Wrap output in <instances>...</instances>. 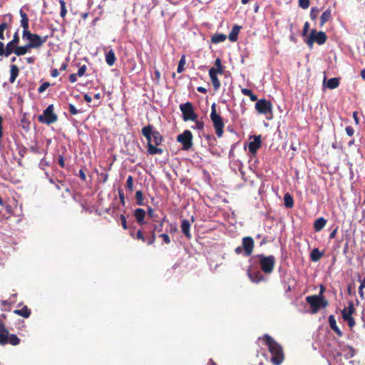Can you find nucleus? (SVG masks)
I'll return each mask as SVG.
<instances>
[{
  "mask_svg": "<svg viewBox=\"0 0 365 365\" xmlns=\"http://www.w3.org/2000/svg\"><path fill=\"white\" fill-rule=\"evenodd\" d=\"M185 64V56H182L178 63V66L177 68L178 73H181L184 70V66Z\"/></svg>",
  "mask_w": 365,
  "mask_h": 365,
  "instance_id": "obj_42",
  "label": "nucleus"
},
{
  "mask_svg": "<svg viewBox=\"0 0 365 365\" xmlns=\"http://www.w3.org/2000/svg\"><path fill=\"white\" fill-rule=\"evenodd\" d=\"M134 215L136 218V220L139 224H143L144 223V218L145 216V212L144 210L141 208H138L135 210Z\"/></svg>",
  "mask_w": 365,
  "mask_h": 365,
  "instance_id": "obj_22",
  "label": "nucleus"
},
{
  "mask_svg": "<svg viewBox=\"0 0 365 365\" xmlns=\"http://www.w3.org/2000/svg\"><path fill=\"white\" fill-rule=\"evenodd\" d=\"M326 40L327 36L325 33L322 31L317 32L315 30H312L309 37L306 40V43L309 46V48H312L314 42L322 45L325 43Z\"/></svg>",
  "mask_w": 365,
  "mask_h": 365,
  "instance_id": "obj_7",
  "label": "nucleus"
},
{
  "mask_svg": "<svg viewBox=\"0 0 365 365\" xmlns=\"http://www.w3.org/2000/svg\"><path fill=\"white\" fill-rule=\"evenodd\" d=\"M306 301L311 306L313 314L318 312L321 307H326L328 305V302L321 294L308 296Z\"/></svg>",
  "mask_w": 365,
  "mask_h": 365,
  "instance_id": "obj_3",
  "label": "nucleus"
},
{
  "mask_svg": "<svg viewBox=\"0 0 365 365\" xmlns=\"http://www.w3.org/2000/svg\"><path fill=\"white\" fill-rule=\"evenodd\" d=\"M227 36L225 34H215L212 37V42L213 43H219L221 42H223L226 40Z\"/></svg>",
  "mask_w": 365,
  "mask_h": 365,
  "instance_id": "obj_34",
  "label": "nucleus"
},
{
  "mask_svg": "<svg viewBox=\"0 0 365 365\" xmlns=\"http://www.w3.org/2000/svg\"><path fill=\"white\" fill-rule=\"evenodd\" d=\"M142 134L148 140V152L149 154L155 155V154L163 153V151L161 148H158L156 147L157 145H153V141L150 139V135H149V128H143Z\"/></svg>",
  "mask_w": 365,
  "mask_h": 365,
  "instance_id": "obj_12",
  "label": "nucleus"
},
{
  "mask_svg": "<svg viewBox=\"0 0 365 365\" xmlns=\"http://www.w3.org/2000/svg\"><path fill=\"white\" fill-rule=\"evenodd\" d=\"M23 38L28 40V47L38 48L43 45L47 39V37H41L40 36L30 33V31H23Z\"/></svg>",
  "mask_w": 365,
  "mask_h": 365,
  "instance_id": "obj_5",
  "label": "nucleus"
},
{
  "mask_svg": "<svg viewBox=\"0 0 365 365\" xmlns=\"http://www.w3.org/2000/svg\"><path fill=\"white\" fill-rule=\"evenodd\" d=\"M79 176L83 180H86V175L82 170H80V171H79Z\"/></svg>",
  "mask_w": 365,
  "mask_h": 365,
  "instance_id": "obj_60",
  "label": "nucleus"
},
{
  "mask_svg": "<svg viewBox=\"0 0 365 365\" xmlns=\"http://www.w3.org/2000/svg\"><path fill=\"white\" fill-rule=\"evenodd\" d=\"M339 80L337 78H331L328 80L326 86L329 89H334L339 86Z\"/></svg>",
  "mask_w": 365,
  "mask_h": 365,
  "instance_id": "obj_29",
  "label": "nucleus"
},
{
  "mask_svg": "<svg viewBox=\"0 0 365 365\" xmlns=\"http://www.w3.org/2000/svg\"><path fill=\"white\" fill-rule=\"evenodd\" d=\"M309 29V22H305L304 27H303L302 36H307L308 34Z\"/></svg>",
  "mask_w": 365,
  "mask_h": 365,
  "instance_id": "obj_49",
  "label": "nucleus"
},
{
  "mask_svg": "<svg viewBox=\"0 0 365 365\" xmlns=\"http://www.w3.org/2000/svg\"><path fill=\"white\" fill-rule=\"evenodd\" d=\"M364 288H365V277L361 281V284H360V289H363Z\"/></svg>",
  "mask_w": 365,
  "mask_h": 365,
  "instance_id": "obj_64",
  "label": "nucleus"
},
{
  "mask_svg": "<svg viewBox=\"0 0 365 365\" xmlns=\"http://www.w3.org/2000/svg\"><path fill=\"white\" fill-rule=\"evenodd\" d=\"M180 111L182 113V118L185 121H195L197 119V115L194 112L192 105L190 102L182 103L180 106Z\"/></svg>",
  "mask_w": 365,
  "mask_h": 365,
  "instance_id": "obj_8",
  "label": "nucleus"
},
{
  "mask_svg": "<svg viewBox=\"0 0 365 365\" xmlns=\"http://www.w3.org/2000/svg\"><path fill=\"white\" fill-rule=\"evenodd\" d=\"M86 71V65H83L82 66H81L79 68H78V73H77V75L78 76H83L84 74H85V72Z\"/></svg>",
  "mask_w": 365,
  "mask_h": 365,
  "instance_id": "obj_48",
  "label": "nucleus"
},
{
  "mask_svg": "<svg viewBox=\"0 0 365 365\" xmlns=\"http://www.w3.org/2000/svg\"><path fill=\"white\" fill-rule=\"evenodd\" d=\"M353 118L354 119V121L356 123V124H359V118L357 117V112H354L353 113Z\"/></svg>",
  "mask_w": 365,
  "mask_h": 365,
  "instance_id": "obj_61",
  "label": "nucleus"
},
{
  "mask_svg": "<svg viewBox=\"0 0 365 365\" xmlns=\"http://www.w3.org/2000/svg\"><path fill=\"white\" fill-rule=\"evenodd\" d=\"M217 73L215 68H211L209 71V76L215 91L218 90L220 87V82L217 76Z\"/></svg>",
  "mask_w": 365,
  "mask_h": 365,
  "instance_id": "obj_17",
  "label": "nucleus"
},
{
  "mask_svg": "<svg viewBox=\"0 0 365 365\" xmlns=\"http://www.w3.org/2000/svg\"><path fill=\"white\" fill-rule=\"evenodd\" d=\"M215 68L217 70V73H220L222 74V72H223V68H222V63H221V60L217 58L216 60H215Z\"/></svg>",
  "mask_w": 365,
  "mask_h": 365,
  "instance_id": "obj_40",
  "label": "nucleus"
},
{
  "mask_svg": "<svg viewBox=\"0 0 365 365\" xmlns=\"http://www.w3.org/2000/svg\"><path fill=\"white\" fill-rule=\"evenodd\" d=\"M126 184H127V187L130 190H133V179L132 176L130 175V176L128 177L127 181H126Z\"/></svg>",
  "mask_w": 365,
  "mask_h": 365,
  "instance_id": "obj_45",
  "label": "nucleus"
},
{
  "mask_svg": "<svg viewBox=\"0 0 365 365\" xmlns=\"http://www.w3.org/2000/svg\"><path fill=\"white\" fill-rule=\"evenodd\" d=\"M58 75H59V72L56 68L52 70V71H51L52 77H57Z\"/></svg>",
  "mask_w": 365,
  "mask_h": 365,
  "instance_id": "obj_59",
  "label": "nucleus"
},
{
  "mask_svg": "<svg viewBox=\"0 0 365 365\" xmlns=\"http://www.w3.org/2000/svg\"><path fill=\"white\" fill-rule=\"evenodd\" d=\"M38 120L41 123L50 125L58 120L56 114L53 113V106L49 105L43 112L41 115H39Z\"/></svg>",
  "mask_w": 365,
  "mask_h": 365,
  "instance_id": "obj_6",
  "label": "nucleus"
},
{
  "mask_svg": "<svg viewBox=\"0 0 365 365\" xmlns=\"http://www.w3.org/2000/svg\"><path fill=\"white\" fill-rule=\"evenodd\" d=\"M58 1H59V4L61 5L60 16L62 18H65V16H66V14H67V9H66V2L63 0H59Z\"/></svg>",
  "mask_w": 365,
  "mask_h": 365,
  "instance_id": "obj_38",
  "label": "nucleus"
},
{
  "mask_svg": "<svg viewBox=\"0 0 365 365\" xmlns=\"http://www.w3.org/2000/svg\"><path fill=\"white\" fill-rule=\"evenodd\" d=\"M190 223L189 222V221L187 220H183L181 224V230L183 234L186 235L188 238L191 237V235L190 233Z\"/></svg>",
  "mask_w": 365,
  "mask_h": 365,
  "instance_id": "obj_24",
  "label": "nucleus"
},
{
  "mask_svg": "<svg viewBox=\"0 0 365 365\" xmlns=\"http://www.w3.org/2000/svg\"><path fill=\"white\" fill-rule=\"evenodd\" d=\"M5 55V47L3 42L0 41V56Z\"/></svg>",
  "mask_w": 365,
  "mask_h": 365,
  "instance_id": "obj_56",
  "label": "nucleus"
},
{
  "mask_svg": "<svg viewBox=\"0 0 365 365\" xmlns=\"http://www.w3.org/2000/svg\"><path fill=\"white\" fill-rule=\"evenodd\" d=\"M177 140L182 145L183 150H188L192 145V133L186 130L182 133L177 137Z\"/></svg>",
  "mask_w": 365,
  "mask_h": 365,
  "instance_id": "obj_10",
  "label": "nucleus"
},
{
  "mask_svg": "<svg viewBox=\"0 0 365 365\" xmlns=\"http://www.w3.org/2000/svg\"><path fill=\"white\" fill-rule=\"evenodd\" d=\"M29 48H31L28 47V44H26L24 46H16V48H15V54L19 56L24 55L28 52Z\"/></svg>",
  "mask_w": 365,
  "mask_h": 365,
  "instance_id": "obj_33",
  "label": "nucleus"
},
{
  "mask_svg": "<svg viewBox=\"0 0 365 365\" xmlns=\"http://www.w3.org/2000/svg\"><path fill=\"white\" fill-rule=\"evenodd\" d=\"M319 13V9L317 7H312L310 11V18L312 21H315Z\"/></svg>",
  "mask_w": 365,
  "mask_h": 365,
  "instance_id": "obj_39",
  "label": "nucleus"
},
{
  "mask_svg": "<svg viewBox=\"0 0 365 365\" xmlns=\"http://www.w3.org/2000/svg\"><path fill=\"white\" fill-rule=\"evenodd\" d=\"M323 254L319 251L318 248H314L312 250L310 257L311 259L313 262H317L320 259V258L322 257Z\"/></svg>",
  "mask_w": 365,
  "mask_h": 365,
  "instance_id": "obj_28",
  "label": "nucleus"
},
{
  "mask_svg": "<svg viewBox=\"0 0 365 365\" xmlns=\"http://www.w3.org/2000/svg\"><path fill=\"white\" fill-rule=\"evenodd\" d=\"M259 259V262L262 270L267 274H270L274 269L275 264V258L272 255L264 256L263 255H257L255 256Z\"/></svg>",
  "mask_w": 365,
  "mask_h": 365,
  "instance_id": "obj_4",
  "label": "nucleus"
},
{
  "mask_svg": "<svg viewBox=\"0 0 365 365\" xmlns=\"http://www.w3.org/2000/svg\"><path fill=\"white\" fill-rule=\"evenodd\" d=\"M343 351L344 352L345 357L347 359L351 358L355 355L356 351L355 349L350 346H346L343 348Z\"/></svg>",
  "mask_w": 365,
  "mask_h": 365,
  "instance_id": "obj_30",
  "label": "nucleus"
},
{
  "mask_svg": "<svg viewBox=\"0 0 365 365\" xmlns=\"http://www.w3.org/2000/svg\"><path fill=\"white\" fill-rule=\"evenodd\" d=\"M261 143H262V142H261V138H260L259 135L254 136L253 140H251L249 143V145H248L249 150L253 155H255L256 154L257 150L260 148Z\"/></svg>",
  "mask_w": 365,
  "mask_h": 365,
  "instance_id": "obj_16",
  "label": "nucleus"
},
{
  "mask_svg": "<svg viewBox=\"0 0 365 365\" xmlns=\"http://www.w3.org/2000/svg\"><path fill=\"white\" fill-rule=\"evenodd\" d=\"M144 128H149V135L153 145H159L163 140V138L159 132L153 131L151 125L145 126Z\"/></svg>",
  "mask_w": 365,
  "mask_h": 365,
  "instance_id": "obj_15",
  "label": "nucleus"
},
{
  "mask_svg": "<svg viewBox=\"0 0 365 365\" xmlns=\"http://www.w3.org/2000/svg\"><path fill=\"white\" fill-rule=\"evenodd\" d=\"M255 108L259 113L270 115L271 117H267V119L272 118V105L270 101L265 99H259L255 103Z\"/></svg>",
  "mask_w": 365,
  "mask_h": 365,
  "instance_id": "obj_9",
  "label": "nucleus"
},
{
  "mask_svg": "<svg viewBox=\"0 0 365 365\" xmlns=\"http://www.w3.org/2000/svg\"><path fill=\"white\" fill-rule=\"evenodd\" d=\"M247 275L250 280L254 283H259L264 280V278L260 271L254 270L252 268L248 269Z\"/></svg>",
  "mask_w": 365,
  "mask_h": 365,
  "instance_id": "obj_14",
  "label": "nucleus"
},
{
  "mask_svg": "<svg viewBox=\"0 0 365 365\" xmlns=\"http://www.w3.org/2000/svg\"><path fill=\"white\" fill-rule=\"evenodd\" d=\"M242 93L247 96H249L250 98V100L252 101H257V97L256 95H255L252 91L250 89L248 88H242Z\"/></svg>",
  "mask_w": 365,
  "mask_h": 365,
  "instance_id": "obj_36",
  "label": "nucleus"
},
{
  "mask_svg": "<svg viewBox=\"0 0 365 365\" xmlns=\"http://www.w3.org/2000/svg\"><path fill=\"white\" fill-rule=\"evenodd\" d=\"M210 119L212 122L217 136L218 138L222 137L225 123L221 115L217 113L215 103H212L211 106Z\"/></svg>",
  "mask_w": 365,
  "mask_h": 365,
  "instance_id": "obj_2",
  "label": "nucleus"
},
{
  "mask_svg": "<svg viewBox=\"0 0 365 365\" xmlns=\"http://www.w3.org/2000/svg\"><path fill=\"white\" fill-rule=\"evenodd\" d=\"M6 28H7V24L6 23H2L0 25V39L1 40H4V30Z\"/></svg>",
  "mask_w": 365,
  "mask_h": 365,
  "instance_id": "obj_46",
  "label": "nucleus"
},
{
  "mask_svg": "<svg viewBox=\"0 0 365 365\" xmlns=\"http://www.w3.org/2000/svg\"><path fill=\"white\" fill-rule=\"evenodd\" d=\"M327 221L324 217H319L314 222V227L317 232L322 230L326 225Z\"/></svg>",
  "mask_w": 365,
  "mask_h": 365,
  "instance_id": "obj_26",
  "label": "nucleus"
},
{
  "mask_svg": "<svg viewBox=\"0 0 365 365\" xmlns=\"http://www.w3.org/2000/svg\"><path fill=\"white\" fill-rule=\"evenodd\" d=\"M58 164L60 165V166L61 168H64L65 163H64V159H63V156H60V158L58 159Z\"/></svg>",
  "mask_w": 365,
  "mask_h": 365,
  "instance_id": "obj_58",
  "label": "nucleus"
},
{
  "mask_svg": "<svg viewBox=\"0 0 365 365\" xmlns=\"http://www.w3.org/2000/svg\"><path fill=\"white\" fill-rule=\"evenodd\" d=\"M346 133L349 136H352L354 133V130L352 127L347 126L346 128Z\"/></svg>",
  "mask_w": 365,
  "mask_h": 365,
  "instance_id": "obj_52",
  "label": "nucleus"
},
{
  "mask_svg": "<svg viewBox=\"0 0 365 365\" xmlns=\"http://www.w3.org/2000/svg\"><path fill=\"white\" fill-rule=\"evenodd\" d=\"M8 342L15 346L19 344L20 339L15 334H11L8 336Z\"/></svg>",
  "mask_w": 365,
  "mask_h": 365,
  "instance_id": "obj_37",
  "label": "nucleus"
},
{
  "mask_svg": "<svg viewBox=\"0 0 365 365\" xmlns=\"http://www.w3.org/2000/svg\"><path fill=\"white\" fill-rule=\"evenodd\" d=\"M9 331L2 324H0V344H6L8 343Z\"/></svg>",
  "mask_w": 365,
  "mask_h": 365,
  "instance_id": "obj_18",
  "label": "nucleus"
},
{
  "mask_svg": "<svg viewBox=\"0 0 365 365\" xmlns=\"http://www.w3.org/2000/svg\"><path fill=\"white\" fill-rule=\"evenodd\" d=\"M19 67L16 65H11L10 66V78H9V82L13 83L18 75H19Z\"/></svg>",
  "mask_w": 365,
  "mask_h": 365,
  "instance_id": "obj_21",
  "label": "nucleus"
},
{
  "mask_svg": "<svg viewBox=\"0 0 365 365\" xmlns=\"http://www.w3.org/2000/svg\"><path fill=\"white\" fill-rule=\"evenodd\" d=\"M195 124L194 126H192L193 128L195 129H197V130H202L203 128H204V123L202 121H198V120H195Z\"/></svg>",
  "mask_w": 365,
  "mask_h": 365,
  "instance_id": "obj_47",
  "label": "nucleus"
},
{
  "mask_svg": "<svg viewBox=\"0 0 365 365\" xmlns=\"http://www.w3.org/2000/svg\"><path fill=\"white\" fill-rule=\"evenodd\" d=\"M50 86V83L48 82L43 83L38 88V91L39 93L44 92Z\"/></svg>",
  "mask_w": 365,
  "mask_h": 365,
  "instance_id": "obj_44",
  "label": "nucleus"
},
{
  "mask_svg": "<svg viewBox=\"0 0 365 365\" xmlns=\"http://www.w3.org/2000/svg\"><path fill=\"white\" fill-rule=\"evenodd\" d=\"M354 312V307L353 303L350 302L347 307H345L341 311L342 317L344 321L348 323L350 328H353L355 325V321L352 317V314Z\"/></svg>",
  "mask_w": 365,
  "mask_h": 365,
  "instance_id": "obj_11",
  "label": "nucleus"
},
{
  "mask_svg": "<svg viewBox=\"0 0 365 365\" xmlns=\"http://www.w3.org/2000/svg\"><path fill=\"white\" fill-rule=\"evenodd\" d=\"M20 16L21 17V25L24 29L23 31H29V18L26 13H24L21 9L20 10Z\"/></svg>",
  "mask_w": 365,
  "mask_h": 365,
  "instance_id": "obj_20",
  "label": "nucleus"
},
{
  "mask_svg": "<svg viewBox=\"0 0 365 365\" xmlns=\"http://www.w3.org/2000/svg\"><path fill=\"white\" fill-rule=\"evenodd\" d=\"M243 255L248 257L252 255L254 248V240L251 237H245L242 239Z\"/></svg>",
  "mask_w": 365,
  "mask_h": 365,
  "instance_id": "obj_13",
  "label": "nucleus"
},
{
  "mask_svg": "<svg viewBox=\"0 0 365 365\" xmlns=\"http://www.w3.org/2000/svg\"><path fill=\"white\" fill-rule=\"evenodd\" d=\"M240 26L237 25L233 26L231 32L229 34V39L231 41H235L237 40V36L240 32Z\"/></svg>",
  "mask_w": 365,
  "mask_h": 365,
  "instance_id": "obj_27",
  "label": "nucleus"
},
{
  "mask_svg": "<svg viewBox=\"0 0 365 365\" xmlns=\"http://www.w3.org/2000/svg\"><path fill=\"white\" fill-rule=\"evenodd\" d=\"M120 219L121 221L122 227H123V229L126 230L128 228V227H127V222H126L125 217L123 215H121L120 216Z\"/></svg>",
  "mask_w": 365,
  "mask_h": 365,
  "instance_id": "obj_50",
  "label": "nucleus"
},
{
  "mask_svg": "<svg viewBox=\"0 0 365 365\" xmlns=\"http://www.w3.org/2000/svg\"><path fill=\"white\" fill-rule=\"evenodd\" d=\"M135 198L137 200L138 205H143V192L140 190H138L136 192Z\"/></svg>",
  "mask_w": 365,
  "mask_h": 365,
  "instance_id": "obj_41",
  "label": "nucleus"
},
{
  "mask_svg": "<svg viewBox=\"0 0 365 365\" xmlns=\"http://www.w3.org/2000/svg\"><path fill=\"white\" fill-rule=\"evenodd\" d=\"M331 17V10L330 9H327L325 10L320 18V26H322L325 23L330 20Z\"/></svg>",
  "mask_w": 365,
  "mask_h": 365,
  "instance_id": "obj_23",
  "label": "nucleus"
},
{
  "mask_svg": "<svg viewBox=\"0 0 365 365\" xmlns=\"http://www.w3.org/2000/svg\"><path fill=\"white\" fill-rule=\"evenodd\" d=\"M137 237H138V239H140V240H144V237H143V234H142L141 231H140V230H139V231L137 232Z\"/></svg>",
  "mask_w": 365,
  "mask_h": 365,
  "instance_id": "obj_63",
  "label": "nucleus"
},
{
  "mask_svg": "<svg viewBox=\"0 0 365 365\" xmlns=\"http://www.w3.org/2000/svg\"><path fill=\"white\" fill-rule=\"evenodd\" d=\"M284 202L286 207L292 208L294 205V200L289 193H286L284 195Z\"/></svg>",
  "mask_w": 365,
  "mask_h": 365,
  "instance_id": "obj_32",
  "label": "nucleus"
},
{
  "mask_svg": "<svg viewBox=\"0 0 365 365\" xmlns=\"http://www.w3.org/2000/svg\"><path fill=\"white\" fill-rule=\"evenodd\" d=\"M309 0H299V6L304 9L309 8Z\"/></svg>",
  "mask_w": 365,
  "mask_h": 365,
  "instance_id": "obj_43",
  "label": "nucleus"
},
{
  "mask_svg": "<svg viewBox=\"0 0 365 365\" xmlns=\"http://www.w3.org/2000/svg\"><path fill=\"white\" fill-rule=\"evenodd\" d=\"M160 237H162L164 240V242L166 243V244H169L170 242V237L169 236L167 235V234H161L160 235Z\"/></svg>",
  "mask_w": 365,
  "mask_h": 365,
  "instance_id": "obj_54",
  "label": "nucleus"
},
{
  "mask_svg": "<svg viewBox=\"0 0 365 365\" xmlns=\"http://www.w3.org/2000/svg\"><path fill=\"white\" fill-rule=\"evenodd\" d=\"M16 48V45L13 43L12 42L9 41L6 47H5V56H9L12 53H15V48Z\"/></svg>",
  "mask_w": 365,
  "mask_h": 365,
  "instance_id": "obj_31",
  "label": "nucleus"
},
{
  "mask_svg": "<svg viewBox=\"0 0 365 365\" xmlns=\"http://www.w3.org/2000/svg\"><path fill=\"white\" fill-rule=\"evenodd\" d=\"M14 313L17 314L19 316L24 317L25 318L29 317L30 315V311L26 307H24V308H22L21 309L15 310Z\"/></svg>",
  "mask_w": 365,
  "mask_h": 365,
  "instance_id": "obj_35",
  "label": "nucleus"
},
{
  "mask_svg": "<svg viewBox=\"0 0 365 365\" xmlns=\"http://www.w3.org/2000/svg\"><path fill=\"white\" fill-rule=\"evenodd\" d=\"M329 323L330 327L336 333V334L339 336H341L342 332L337 327L336 321L333 315H330L329 317Z\"/></svg>",
  "mask_w": 365,
  "mask_h": 365,
  "instance_id": "obj_19",
  "label": "nucleus"
},
{
  "mask_svg": "<svg viewBox=\"0 0 365 365\" xmlns=\"http://www.w3.org/2000/svg\"><path fill=\"white\" fill-rule=\"evenodd\" d=\"M69 81L71 83H75L77 81V74L72 73L69 76Z\"/></svg>",
  "mask_w": 365,
  "mask_h": 365,
  "instance_id": "obj_55",
  "label": "nucleus"
},
{
  "mask_svg": "<svg viewBox=\"0 0 365 365\" xmlns=\"http://www.w3.org/2000/svg\"><path fill=\"white\" fill-rule=\"evenodd\" d=\"M69 112L72 114V115H76L78 113V110L76 108V107L72 105V104H70L69 106Z\"/></svg>",
  "mask_w": 365,
  "mask_h": 365,
  "instance_id": "obj_53",
  "label": "nucleus"
},
{
  "mask_svg": "<svg viewBox=\"0 0 365 365\" xmlns=\"http://www.w3.org/2000/svg\"><path fill=\"white\" fill-rule=\"evenodd\" d=\"M262 340L272 355L271 361L274 365H280L284 359L282 347L268 335L264 336Z\"/></svg>",
  "mask_w": 365,
  "mask_h": 365,
  "instance_id": "obj_1",
  "label": "nucleus"
},
{
  "mask_svg": "<svg viewBox=\"0 0 365 365\" xmlns=\"http://www.w3.org/2000/svg\"><path fill=\"white\" fill-rule=\"evenodd\" d=\"M242 250H243L242 246V247H237L235 249V252H236L237 254H241V253L242 252Z\"/></svg>",
  "mask_w": 365,
  "mask_h": 365,
  "instance_id": "obj_62",
  "label": "nucleus"
},
{
  "mask_svg": "<svg viewBox=\"0 0 365 365\" xmlns=\"http://www.w3.org/2000/svg\"><path fill=\"white\" fill-rule=\"evenodd\" d=\"M11 42H12L13 43H14L17 46V44L19 42V37L18 32H16L14 34V35L13 36V39L11 41Z\"/></svg>",
  "mask_w": 365,
  "mask_h": 365,
  "instance_id": "obj_51",
  "label": "nucleus"
},
{
  "mask_svg": "<svg viewBox=\"0 0 365 365\" xmlns=\"http://www.w3.org/2000/svg\"><path fill=\"white\" fill-rule=\"evenodd\" d=\"M83 98L87 103H91L92 101V98L88 94H85L83 96Z\"/></svg>",
  "mask_w": 365,
  "mask_h": 365,
  "instance_id": "obj_57",
  "label": "nucleus"
},
{
  "mask_svg": "<svg viewBox=\"0 0 365 365\" xmlns=\"http://www.w3.org/2000/svg\"><path fill=\"white\" fill-rule=\"evenodd\" d=\"M116 58L113 50H110L106 54V61L108 66H111L115 63Z\"/></svg>",
  "mask_w": 365,
  "mask_h": 365,
  "instance_id": "obj_25",
  "label": "nucleus"
}]
</instances>
